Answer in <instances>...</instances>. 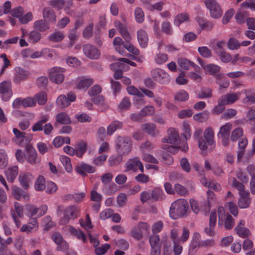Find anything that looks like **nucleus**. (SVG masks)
Returning <instances> with one entry per match:
<instances>
[{
    "label": "nucleus",
    "mask_w": 255,
    "mask_h": 255,
    "mask_svg": "<svg viewBox=\"0 0 255 255\" xmlns=\"http://www.w3.org/2000/svg\"><path fill=\"white\" fill-rule=\"evenodd\" d=\"M13 191V195L17 200L23 199L24 200L28 201L30 199L29 194L18 187H14Z\"/></svg>",
    "instance_id": "32"
},
{
    "label": "nucleus",
    "mask_w": 255,
    "mask_h": 255,
    "mask_svg": "<svg viewBox=\"0 0 255 255\" xmlns=\"http://www.w3.org/2000/svg\"><path fill=\"white\" fill-rule=\"evenodd\" d=\"M125 167L127 171L130 170L136 171L138 169L141 172L144 171L143 166L139 158L137 157L129 159L126 163Z\"/></svg>",
    "instance_id": "19"
},
{
    "label": "nucleus",
    "mask_w": 255,
    "mask_h": 255,
    "mask_svg": "<svg viewBox=\"0 0 255 255\" xmlns=\"http://www.w3.org/2000/svg\"><path fill=\"white\" fill-rule=\"evenodd\" d=\"M189 207L188 202L180 199L173 202L170 207L169 216L173 219H177L186 215Z\"/></svg>",
    "instance_id": "3"
},
{
    "label": "nucleus",
    "mask_w": 255,
    "mask_h": 255,
    "mask_svg": "<svg viewBox=\"0 0 255 255\" xmlns=\"http://www.w3.org/2000/svg\"><path fill=\"white\" fill-rule=\"evenodd\" d=\"M142 130L152 136H155L159 133V131L156 129V126L152 123H146L142 126Z\"/></svg>",
    "instance_id": "26"
},
{
    "label": "nucleus",
    "mask_w": 255,
    "mask_h": 255,
    "mask_svg": "<svg viewBox=\"0 0 255 255\" xmlns=\"http://www.w3.org/2000/svg\"><path fill=\"white\" fill-rule=\"evenodd\" d=\"M134 16L138 23H142L144 20V14L140 7H136L134 10Z\"/></svg>",
    "instance_id": "59"
},
{
    "label": "nucleus",
    "mask_w": 255,
    "mask_h": 255,
    "mask_svg": "<svg viewBox=\"0 0 255 255\" xmlns=\"http://www.w3.org/2000/svg\"><path fill=\"white\" fill-rule=\"evenodd\" d=\"M162 31L167 35H172L173 34V30L170 23L168 21H165L161 24Z\"/></svg>",
    "instance_id": "64"
},
{
    "label": "nucleus",
    "mask_w": 255,
    "mask_h": 255,
    "mask_svg": "<svg viewBox=\"0 0 255 255\" xmlns=\"http://www.w3.org/2000/svg\"><path fill=\"white\" fill-rule=\"evenodd\" d=\"M177 62L181 70H189L192 66V62L185 58H179Z\"/></svg>",
    "instance_id": "37"
},
{
    "label": "nucleus",
    "mask_w": 255,
    "mask_h": 255,
    "mask_svg": "<svg viewBox=\"0 0 255 255\" xmlns=\"http://www.w3.org/2000/svg\"><path fill=\"white\" fill-rule=\"evenodd\" d=\"M79 222L81 226L86 230L93 228L90 216L88 214L86 215L85 219H80Z\"/></svg>",
    "instance_id": "57"
},
{
    "label": "nucleus",
    "mask_w": 255,
    "mask_h": 255,
    "mask_svg": "<svg viewBox=\"0 0 255 255\" xmlns=\"http://www.w3.org/2000/svg\"><path fill=\"white\" fill-rule=\"evenodd\" d=\"M243 135V130L241 128L238 127L234 129L231 135V139L233 141H237Z\"/></svg>",
    "instance_id": "53"
},
{
    "label": "nucleus",
    "mask_w": 255,
    "mask_h": 255,
    "mask_svg": "<svg viewBox=\"0 0 255 255\" xmlns=\"http://www.w3.org/2000/svg\"><path fill=\"white\" fill-rule=\"evenodd\" d=\"M251 203V198L250 197V193H242L240 195L238 204L240 208L246 209L250 207Z\"/></svg>",
    "instance_id": "24"
},
{
    "label": "nucleus",
    "mask_w": 255,
    "mask_h": 255,
    "mask_svg": "<svg viewBox=\"0 0 255 255\" xmlns=\"http://www.w3.org/2000/svg\"><path fill=\"white\" fill-rule=\"evenodd\" d=\"M75 148L76 155L79 157H81L82 156L83 153L86 151L87 145L84 141H81L76 143Z\"/></svg>",
    "instance_id": "40"
},
{
    "label": "nucleus",
    "mask_w": 255,
    "mask_h": 255,
    "mask_svg": "<svg viewBox=\"0 0 255 255\" xmlns=\"http://www.w3.org/2000/svg\"><path fill=\"white\" fill-rule=\"evenodd\" d=\"M214 131L212 128L207 127L204 132V139L201 138L198 141L199 148L203 154H206L208 150H212L216 145Z\"/></svg>",
    "instance_id": "2"
},
{
    "label": "nucleus",
    "mask_w": 255,
    "mask_h": 255,
    "mask_svg": "<svg viewBox=\"0 0 255 255\" xmlns=\"http://www.w3.org/2000/svg\"><path fill=\"white\" fill-rule=\"evenodd\" d=\"M246 91L244 90L242 92L226 94L219 99V103L225 105L232 104L239 99L242 92L246 93Z\"/></svg>",
    "instance_id": "13"
},
{
    "label": "nucleus",
    "mask_w": 255,
    "mask_h": 255,
    "mask_svg": "<svg viewBox=\"0 0 255 255\" xmlns=\"http://www.w3.org/2000/svg\"><path fill=\"white\" fill-rule=\"evenodd\" d=\"M114 25L127 42L125 45V49L134 55H138L139 53V50L129 42L131 40V37L128 32L126 26L119 20L115 21Z\"/></svg>",
    "instance_id": "4"
},
{
    "label": "nucleus",
    "mask_w": 255,
    "mask_h": 255,
    "mask_svg": "<svg viewBox=\"0 0 255 255\" xmlns=\"http://www.w3.org/2000/svg\"><path fill=\"white\" fill-rule=\"evenodd\" d=\"M163 143H170L171 145L163 144L162 147L167 151L175 154L178 149L186 152L188 146L186 141H182L180 138L179 132L174 128H170L167 130V135L161 140Z\"/></svg>",
    "instance_id": "1"
},
{
    "label": "nucleus",
    "mask_w": 255,
    "mask_h": 255,
    "mask_svg": "<svg viewBox=\"0 0 255 255\" xmlns=\"http://www.w3.org/2000/svg\"><path fill=\"white\" fill-rule=\"evenodd\" d=\"M151 75L156 82L163 85L168 84L171 80L169 74L160 68L152 69L151 71Z\"/></svg>",
    "instance_id": "8"
},
{
    "label": "nucleus",
    "mask_w": 255,
    "mask_h": 255,
    "mask_svg": "<svg viewBox=\"0 0 255 255\" xmlns=\"http://www.w3.org/2000/svg\"><path fill=\"white\" fill-rule=\"evenodd\" d=\"M65 37L63 32L57 31L53 32L49 35V39L50 41L58 42L62 41Z\"/></svg>",
    "instance_id": "47"
},
{
    "label": "nucleus",
    "mask_w": 255,
    "mask_h": 255,
    "mask_svg": "<svg viewBox=\"0 0 255 255\" xmlns=\"http://www.w3.org/2000/svg\"><path fill=\"white\" fill-rule=\"evenodd\" d=\"M189 19L188 14L186 12H183L178 14L175 18L174 25L179 26L182 23L187 21Z\"/></svg>",
    "instance_id": "44"
},
{
    "label": "nucleus",
    "mask_w": 255,
    "mask_h": 255,
    "mask_svg": "<svg viewBox=\"0 0 255 255\" xmlns=\"http://www.w3.org/2000/svg\"><path fill=\"white\" fill-rule=\"evenodd\" d=\"M43 16L46 22L48 21L52 23H55L56 22V17L54 11L48 8L43 10Z\"/></svg>",
    "instance_id": "34"
},
{
    "label": "nucleus",
    "mask_w": 255,
    "mask_h": 255,
    "mask_svg": "<svg viewBox=\"0 0 255 255\" xmlns=\"http://www.w3.org/2000/svg\"><path fill=\"white\" fill-rule=\"evenodd\" d=\"M123 154H119L117 155H113L109 158L110 166H115L120 163L123 159Z\"/></svg>",
    "instance_id": "56"
},
{
    "label": "nucleus",
    "mask_w": 255,
    "mask_h": 255,
    "mask_svg": "<svg viewBox=\"0 0 255 255\" xmlns=\"http://www.w3.org/2000/svg\"><path fill=\"white\" fill-rule=\"evenodd\" d=\"M218 226H222L225 221V227L226 229H231L234 224V219L229 214H226L224 208L219 207L218 210Z\"/></svg>",
    "instance_id": "9"
},
{
    "label": "nucleus",
    "mask_w": 255,
    "mask_h": 255,
    "mask_svg": "<svg viewBox=\"0 0 255 255\" xmlns=\"http://www.w3.org/2000/svg\"><path fill=\"white\" fill-rule=\"evenodd\" d=\"M199 61L201 65L203 67L205 72L207 74L213 75L218 72L221 69V67L218 65L215 64H209L204 66L203 64L201 61H200V60H199Z\"/></svg>",
    "instance_id": "31"
},
{
    "label": "nucleus",
    "mask_w": 255,
    "mask_h": 255,
    "mask_svg": "<svg viewBox=\"0 0 255 255\" xmlns=\"http://www.w3.org/2000/svg\"><path fill=\"white\" fill-rule=\"evenodd\" d=\"M137 36L138 43L142 48H145L148 44V35L144 30L140 29L137 32Z\"/></svg>",
    "instance_id": "27"
},
{
    "label": "nucleus",
    "mask_w": 255,
    "mask_h": 255,
    "mask_svg": "<svg viewBox=\"0 0 255 255\" xmlns=\"http://www.w3.org/2000/svg\"><path fill=\"white\" fill-rule=\"evenodd\" d=\"M83 51L85 55L90 59H98L100 56L99 50L96 46L91 44L85 45Z\"/></svg>",
    "instance_id": "20"
},
{
    "label": "nucleus",
    "mask_w": 255,
    "mask_h": 255,
    "mask_svg": "<svg viewBox=\"0 0 255 255\" xmlns=\"http://www.w3.org/2000/svg\"><path fill=\"white\" fill-rule=\"evenodd\" d=\"M204 3L212 18L218 19L222 16L223 11L216 0H205Z\"/></svg>",
    "instance_id": "11"
},
{
    "label": "nucleus",
    "mask_w": 255,
    "mask_h": 255,
    "mask_svg": "<svg viewBox=\"0 0 255 255\" xmlns=\"http://www.w3.org/2000/svg\"><path fill=\"white\" fill-rule=\"evenodd\" d=\"M233 125L231 123H227L225 125L220 127L218 135H229V133Z\"/></svg>",
    "instance_id": "51"
},
{
    "label": "nucleus",
    "mask_w": 255,
    "mask_h": 255,
    "mask_svg": "<svg viewBox=\"0 0 255 255\" xmlns=\"http://www.w3.org/2000/svg\"><path fill=\"white\" fill-rule=\"evenodd\" d=\"M78 27V24L77 22H76L75 27L69 30V33L68 36L69 39H70V42L68 45V47H71L73 45L74 43V41L76 40L77 38L76 31Z\"/></svg>",
    "instance_id": "46"
},
{
    "label": "nucleus",
    "mask_w": 255,
    "mask_h": 255,
    "mask_svg": "<svg viewBox=\"0 0 255 255\" xmlns=\"http://www.w3.org/2000/svg\"><path fill=\"white\" fill-rule=\"evenodd\" d=\"M26 210V216L29 218H32L37 215L38 218L46 214L47 211L48 207L46 205L43 204L36 207L34 205H27L25 207Z\"/></svg>",
    "instance_id": "10"
},
{
    "label": "nucleus",
    "mask_w": 255,
    "mask_h": 255,
    "mask_svg": "<svg viewBox=\"0 0 255 255\" xmlns=\"http://www.w3.org/2000/svg\"><path fill=\"white\" fill-rule=\"evenodd\" d=\"M63 230L66 234L75 236L79 240L82 241L83 243H86L87 241L86 235L80 229H76L71 226H66L63 228Z\"/></svg>",
    "instance_id": "17"
},
{
    "label": "nucleus",
    "mask_w": 255,
    "mask_h": 255,
    "mask_svg": "<svg viewBox=\"0 0 255 255\" xmlns=\"http://www.w3.org/2000/svg\"><path fill=\"white\" fill-rule=\"evenodd\" d=\"M33 28L39 31H45L49 28V26L45 20H38L34 22Z\"/></svg>",
    "instance_id": "36"
},
{
    "label": "nucleus",
    "mask_w": 255,
    "mask_h": 255,
    "mask_svg": "<svg viewBox=\"0 0 255 255\" xmlns=\"http://www.w3.org/2000/svg\"><path fill=\"white\" fill-rule=\"evenodd\" d=\"M153 145L151 142L147 140L141 144L139 146L140 150L142 154L150 152L153 149Z\"/></svg>",
    "instance_id": "61"
},
{
    "label": "nucleus",
    "mask_w": 255,
    "mask_h": 255,
    "mask_svg": "<svg viewBox=\"0 0 255 255\" xmlns=\"http://www.w3.org/2000/svg\"><path fill=\"white\" fill-rule=\"evenodd\" d=\"M216 213L215 212H212L210 216V223L208 228L206 229V232L210 236H213L215 234L214 228L216 224Z\"/></svg>",
    "instance_id": "29"
},
{
    "label": "nucleus",
    "mask_w": 255,
    "mask_h": 255,
    "mask_svg": "<svg viewBox=\"0 0 255 255\" xmlns=\"http://www.w3.org/2000/svg\"><path fill=\"white\" fill-rule=\"evenodd\" d=\"M8 164V157L5 150L0 148V169L4 168Z\"/></svg>",
    "instance_id": "45"
},
{
    "label": "nucleus",
    "mask_w": 255,
    "mask_h": 255,
    "mask_svg": "<svg viewBox=\"0 0 255 255\" xmlns=\"http://www.w3.org/2000/svg\"><path fill=\"white\" fill-rule=\"evenodd\" d=\"M14 76L13 80V82L16 83H18L25 79L30 74L29 71L19 67H15L14 68Z\"/></svg>",
    "instance_id": "22"
},
{
    "label": "nucleus",
    "mask_w": 255,
    "mask_h": 255,
    "mask_svg": "<svg viewBox=\"0 0 255 255\" xmlns=\"http://www.w3.org/2000/svg\"><path fill=\"white\" fill-rule=\"evenodd\" d=\"M212 90L210 88H202L198 94V98L199 99H206L212 97Z\"/></svg>",
    "instance_id": "63"
},
{
    "label": "nucleus",
    "mask_w": 255,
    "mask_h": 255,
    "mask_svg": "<svg viewBox=\"0 0 255 255\" xmlns=\"http://www.w3.org/2000/svg\"><path fill=\"white\" fill-rule=\"evenodd\" d=\"M76 100V96L72 93H69L67 95V97L65 95H60L56 100L57 105L61 108H65L68 107L71 103L75 101Z\"/></svg>",
    "instance_id": "21"
},
{
    "label": "nucleus",
    "mask_w": 255,
    "mask_h": 255,
    "mask_svg": "<svg viewBox=\"0 0 255 255\" xmlns=\"http://www.w3.org/2000/svg\"><path fill=\"white\" fill-rule=\"evenodd\" d=\"M60 160L64 166L65 170L68 172H71L72 171V167L70 158L66 156L63 155L60 157Z\"/></svg>",
    "instance_id": "50"
},
{
    "label": "nucleus",
    "mask_w": 255,
    "mask_h": 255,
    "mask_svg": "<svg viewBox=\"0 0 255 255\" xmlns=\"http://www.w3.org/2000/svg\"><path fill=\"white\" fill-rule=\"evenodd\" d=\"M64 216L60 219V224L66 225L70 220L77 218L80 214V209L76 205H70L65 208Z\"/></svg>",
    "instance_id": "6"
},
{
    "label": "nucleus",
    "mask_w": 255,
    "mask_h": 255,
    "mask_svg": "<svg viewBox=\"0 0 255 255\" xmlns=\"http://www.w3.org/2000/svg\"><path fill=\"white\" fill-rule=\"evenodd\" d=\"M94 82L93 79L90 78H81L78 80L77 85V89L86 91Z\"/></svg>",
    "instance_id": "28"
},
{
    "label": "nucleus",
    "mask_w": 255,
    "mask_h": 255,
    "mask_svg": "<svg viewBox=\"0 0 255 255\" xmlns=\"http://www.w3.org/2000/svg\"><path fill=\"white\" fill-rule=\"evenodd\" d=\"M39 228L38 222L36 218H30L26 224H23L20 228V231L22 232L30 234L36 232Z\"/></svg>",
    "instance_id": "14"
},
{
    "label": "nucleus",
    "mask_w": 255,
    "mask_h": 255,
    "mask_svg": "<svg viewBox=\"0 0 255 255\" xmlns=\"http://www.w3.org/2000/svg\"><path fill=\"white\" fill-rule=\"evenodd\" d=\"M18 172L17 166H13L8 168L5 172L6 179L9 182H13L16 178Z\"/></svg>",
    "instance_id": "33"
},
{
    "label": "nucleus",
    "mask_w": 255,
    "mask_h": 255,
    "mask_svg": "<svg viewBox=\"0 0 255 255\" xmlns=\"http://www.w3.org/2000/svg\"><path fill=\"white\" fill-rule=\"evenodd\" d=\"M103 192L107 195H113L118 190V186L114 183H110L103 185Z\"/></svg>",
    "instance_id": "35"
},
{
    "label": "nucleus",
    "mask_w": 255,
    "mask_h": 255,
    "mask_svg": "<svg viewBox=\"0 0 255 255\" xmlns=\"http://www.w3.org/2000/svg\"><path fill=\"white\" fill-rule=\"evenodd\" d=\"M215 53L219 56L222 62L224 63H228L232 60V56L224 50H220L215 49Z\"/></svg>",
    "instance_id": "42"
},
{
    "label": "nucleus",
    "mask_w": 255,
    "mask_h": 255,
    "mask_svg": "<svg viewBox=\"0 0 255 255\" xmlns=\"http://www.w3.org/2000/svg\"><path fill=\"white\" fill-rule=\"evenodd\" d=\"M149 244L151 248H161L160 238L158 235H153L149 237Z\"/></svg>",
    "instance_id": "48"
},
{
    "label": "nucleus",
    "mask_w": 255,
    "mask_h": 255,
    "mask_svg": "<svg viewBox=\"0 0 255 255\" xmlns=\"http://www.w3.org/2000/svg\"><path fill=\"white\" fill-rule=\"evenodd\" d=\"M40 105H44L47 102V94L44 92H40L34 96V99Z\"/></svg>",
    "instance_id": "49"
},
{
    "label": "nucleus",
    "mask_w": 255,
    "mask_h": 255,
    "mask_svg": "<svg viewBox=\"0 0 255 255\" xmlns=\"http://www.w3.org/2000/svg\"><path fill=\"white\" fill-rule=\"evenodd\" d=\"M56 121L61 124L68 125L71 123L69 116L65 113H60L56 116Z\"/></svg>",
    "instance_id": "38"
},
{
    "label": "nucleus",
    "mask_w": 255,
    "mask_h": 255,
    "mask_svg": "<svg viewBox=\"0 0 255 255\" xmlns=\"http://www.w3.org/2000/svg\"><path fill=\"white\" fill-rule=\"evenodd\" d=\"M33 177L29 173H21L19 176V181L21 185L25 189H27L32 182Z\"/></svg>",
    "instance_id": "25"
},
{
    "label": "nucleus",
    "mask_w": 255,
    "mask_h": 255,
    "mask_svg": "<svg viewBox=\"0 0 255 255\" xmlns=\"http://www.w3.org/2000/svg\"><path fill=\"white\" fill-rule=\"evenodd\" d=\"M246 221L241 220L234 229L235 233L240 238L246 239L249 237L251 233L250 230L245 227Z\"/></svg>",
    "instance_id": "16"
},
{
    "label": "nucleus",
    "mask_w": 255,
    "mask_h": 255,
    "mask_svg": "<svg viewBox=\"0 0 255 255\" xmlns=\"http://www.w3.org/2000/svg\"><path fill=\"white\" fill-rule=\"evenodd\" d=\"M209 114L210 113L208 111L205 110L201 113L195 114L193 116V119L195 121L202 122L203 120L208 119Z\"/></svg>",
    "instance_id": "60"
},
{
    "label": "nucleus",
    "mask_w": 255,
    "mask_h": 255,
    "mask_svg": "<svg viewBox=\"0 0 255 255\" xmlns=\"http://www.w3.org/2000/svg\"><path fill=\"white\" fill-rule=\"evenodd\" d=\"M52 239L57 245L56 250L63 252L67 251L69 248L68 243L63 240L62 235L57 232L54 233L52 236Z\"/></svg>",
    "instance_id": "15"
},
{
    "label": "nucleus",
    "mask_w": 255,
    "mask_h": 255,
    "mask_svg": "<svg viewBox=\"0 0 255 255\" xmlns=\"http://www.w3.org/2000/svg\"><path fill=\"white\" fill-rule=\"evenodd\" d=\"M151 197L153 200H160L164 198V193L162 190L159 188L154 189L151 192Z\"/></svg>",
    "instance_id": "54"
},
{
    "label": "nucleus",
    "mask_w": 255,
    "mask_h": 255,
    "mask_svg": "<svg viewBox=\"0 0 255 255\" xmlns=\"http://www.w3.org/2000/svg\"><path fill=\"white\" fill-rule=\"evenodd\" d=\"M44 189L47 194H52L54 193L57 190L56 184L52 181H48L46 183Z\"/></svg>",
    "instance_id": "52"
},
{
    "label": "nucleus",
    "mask_w": 255,
    "mask_h": 255,
    "mask_svg": "<svg viewBox=\"0 0 255 255\" xmlns=\"http://www.w3.org/2000/svg\"><path fill=\"white\" fill-rule=\"evenodd\" d=\"M25 157L26 160L31 164H36L39 161L35 149L31 146L26 147Z\"/></svg>",
    "instance_id": "23"
},
{
    "label": "nucleus",
    "mask_w": 255,
    "mask_h": 255,
    "mask_svg": "<svg viewBox=\"0 0 255 255\" xmlns=\"http://www.w3.org/2000/svg\"><path fill=\"white\" fill-rule=\"evenodd\" d=\"M174 99L180 102L187 101L189 99L188 93L184 90H179L174 94Z\"/></svg>",
    "instance_id": "39"
},
{
    "label": "nucleus",
    "mask_w": 255,
    "mask_h": 255,
    "mask_svg": "<svg viewBox=\"0 0 255 255\" xmlns=\"http://www.w3.org/2000/svg\"><path fill=\"white\" fill-rule=\"evenodd\" d=\"M123 123L119 121H114L111 123L107 128V133L111 135L113 133L119 128H122Z\"/></svg>",
    "instance_id": "43"
},
{
    "label": "nucleus",
    "mask_w": 255,
    "mask_h": 255,
    "mask_svg": "<svg viewBox=\"0 0 255 255\" xmlns=\"http://www.w3.org/2000/svg\"><path fill=\"white\" fill-rule=\"evenodd\" d=\"M225 206L228 208L230 212L234 216H237L238 214V209L236 204L233 202H228L225 204Z\"/></svg>",
    "instance_id": "62"
},
{
    "label": "nucleus",
    "mask_w": 255,
    "mask_h": 255,
    "mask_svg": "<svg viewBox=\"0 0 255 255\" xmlns=\"http://www.w3.org/2000/svg\"><path fill=\"white\" fill-rule=\"evenodd\" d=\"M113 45L115 50L120 54L124 55L126 53L125 45L122 39L119 37H115L113 41Z\"/></svg>",
    "instance_id": "30"
},
{
    "label": "nucleus",
    "mask_w": 255,
    "mask_h": 255,
    "mask_svg": "<svg viewBox=\"0 0 255 255\" xmlns=\"http://www.w3.org/2000/svg\"><path fill=\"white\" fill-rule=\"evenodd\" d=\"M13 133L14 134V137L12 139V141L21 146H23L28 144L29 140L25 136V132H21L17 128L13 129Z\"/></svg>",
    "instance_id": "18"
},
{
    "label": "nucleus",
    "mask_w": 255,
    "mask_h": 255,
    "mask_svg": "<svg viewBox=\"0 0 255 255\" xmlns=\"http://www.w3.org/2000/svg\"><path fill=\"white\" fill-rule=\"evenodd\" d=\"M65 69L62 67L55 66L49 68L48 71V75L49 79L53 83L57 84L62 83L64 80V73Z\"/></svg>",
    "instance_id": "7"
},
{
    "label": "nucleus",
    "mask_w": 255,
    "mask_h": 255,
    "mask_svg": "<svg viewBox=\"0 0 255 255\" xmlns=\"http://www.w3.org/2000/svg\"><path fill=\"white\" fill-rule=\"evenodd\" d=\"M45 186V181L44 178L42 176H39L35 183L34 189L36 191H42L44 189Z\"/></svg>",
    "instance_id": "55"
},
{
    "label": "nucleus",
    "mask_w": 255,
    "mask_h": 255,
    "mask_svg": "<svg viewBox=\"0 0 255 255\" xmlns=\"http://www.w3.org/2000/svg\"><path fill=\"white\" fill-rule=\"evenodd\" d=\"M132 148L131 140L127 136H119L116 142V150L119 154L124 155L129 154Z\"/></svg>",
    "instance_id": "5"
},
{
    "label": "nucleus",
    "mask_w": 255,
    "mask_h": 255,
    "mask_svg": "<svg viewBox=\"0 0 255 255\" xmlns=\"http://www.w3.org/2000/svg\"><path fill=\"white\" fill-rule=\"evenodd\" d=\"M0 94L4 101H8L12 97V83L10 80H4L0 83Z\"/></svg>",
    "instance_id": "12"
},
{
    "label": "nucleus",
    "mask_w": 255,
    "mask_h": 255,
    "mask_svg": "<svg viewBox=\"0 0 255 255\" xmlns=\"http://www.w3.org/2000/svg\"><path fill=\"white\" fill-rule=\"evenodd\" d=\"M155 108L152 106H147L140 111V114L142 117L150 116L155 113Z\"/></svg>",
    "instance_id": "58"
},
{
    "label": "nucleus",
    "mask_w": 255,
    "mask_h": 255,
    "mask_svg": "<svg viewBox=\"0 0 255 255\" xmlns=\"http://www.w3.org/2000/svg\"><path fill=\"white\" fill-rule=\"evenodd\" d=\"M28 41L30 43H35L41 39V34L37 30H33L27 34Z\"/></svg>",
    "instance_id": "41"
}]
</instances>
